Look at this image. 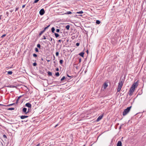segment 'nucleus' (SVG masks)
I'll return each mask as SVG.
<instances>
[{
  "mask_svg": "<svg viewBox=\"0 0 146 146\" xmlns=\"http://www.w3.org/2000/svg\"><path fill=\"white\" fill-rule=\"evenodd\" d=\"M131 107V106L127 107L126 109L124 110L123 112V115L124 116L126 115L127 113L129 111Z\"/></svg>",
  "mask_w": 146,
  "mask_h": 146,
  "instance_id": "1",
  "label": "nucleus"
},
{
  "mask_svg": "<svg viewBox=\"0 0 146 146\" xmlns=\"http://www.w3.org/2000/svg\"><path fill=\"white\" fill-rule=\"evenodd\" d=\"M118 88L117 89V91L118 92H119L123 86V83L122 82V81L119 82L118 83Z\"/></svg>",
  "mask_w": 146,
  "mask_h": 146,
  "instance_id": "2",
  "label": "nucleus"
},
{
  "mask_svg": "<svg viewBox=\"0 0 146 146\" xmlns=\"http://www.w3.org/2000/svg\"><path fill=\"white\" fill-rule=\"evenodd\" d=\"M138 81H137L136 82L134 83L132 85L131 87V88L132 89H133L135 90V88H136L138 86Z\"/></svg>",
  "mask_w": 146,
  "mask_h": 146,
  "instance_id": "3",
  "label": "nucleus"
},
{
  "mask_svg": "<svg viewBox=\"0 0 146 146\" xmlns=\"http://www.w3.org/2000/svg\"><path fill=\"white\" fill-rule=\"evenodd\" d=\"M45 13V11L43 9H42L39 11V14L41 15H43Z\"/></svg>",
  "mask_w": 146,
  "mask_h": 146,
  "instance_id": "4",
  "label": "nucleus"
},
{
  "mask_svg": "<svg viewBox=\"0 0 146 146\" xmlns=\"http://www.w3.org/2000/svg\"><path fill=\"white\" fill-rule=\"evenodd\" d=\"M134 90L132 89L131 88H130L129 92V94L130 96H131L132 95Z\"/></svg>",
  "mask_w": 146,
  "mask_h": 146,
  "instance_id": "5",
  "label": "nucleus"
},
{
  "mask_svg": "<svg viewBox=\"0 0 146 146\" xmlns=\"http://www.w3.org/2000/svg\"><path fill=\"white\" fill-rule=\"evenodd\" d=\"M103 117V115H100L97 119L96 121H99Z\"/></svg>",
  "mask_w": 146,
  "mask_h": 146,
  "instance_id": "6",
  "label": "nucleus"
},
{
  "mask_svg": "<svg viewBox=\"0 0 146 146\" xmlns=\"http://www.w3.org/2000/svg\"><path fill=\"white\" fill-rule=\"evenodd\" d=\"M25 106L26 107H27L29 108H31V106H32V105H31V104L29 103H26L25 105Z\"/></svg>",
  "mask_w": 146,
  "mask_h": 146,
  "instance_id": "7",
  "label": "nucleus"
},
{
  "mask_svg": "<svg viewBox=\"0 0 146 146\" xmlns=\"http://www.w3.org/2000/svg\"><path fill=\"white\" fill-rule=\"evenodd\" d=\"M27 108H23L22 112L25 113V114H27Z\"/></svg>",
  "mask_w": 146,
  "mask_h": 146,
  "instance_id": "8",
  "label": "nucleus"
},
{
  "mask_svg": "<svg viewBox=\"0 0 146 146\" xmlns=\"http://www.w3.org/2000/svg\"><path fill=\"white\" fill-rule=\"evenodd\" d=\"M108 84L106 82H105L103 85L104 89H105L107 87Z\"/></svg>",
  "mask_w": 146,
  "mask_h": 146,
  "instance_id": "9",
  "label": "nucleus"
},
{
  "mask_svg": "<svg viewBox=\"0 0 146 146\" xmlns=\"http://www.w3.org/2000/svg\"><path fill=\"white\" fill-rule=\"evenodd\" d=\"M117 146H122L121 142L120 141H119L117 144Z\"/></svg>",
  "mask_w": 146,
  "mask_h": 146,
  "instance_id": "10",
  "label": "nucleus"
},
{
  "mask_svg": "<svg viewBox=\"0 0 146 146\" xmlns=\"http://www.w3.org/2000/svg\"><path fill=\"white\" fill-rule=\"evenodd\" d=\"M20 116V118L21 119H23L25 118L28 117L29 116H28L26 115H22Z\"/></svg>",
  "mask_w": 146,
  "mask_h": 146,
  "instance_id": "11",
  "label": "nucleus"
},
{
  "mask_svg": "<svg viewBox=\"0 0 146 146\" xmlns=\"http://www.w3.org/2000/svg\"><path fill=\"white\" fill-rule=\"evenodd\" d=\"M64 79H65L66 81H67L68 80L67 78H66L64 76L60 80L61 82H62Z\"/></svg>",
  "mask_w": 146,
  "mask_h": 146,
  "instance_id": "12",
  "label": "nucleus"
},
{
  "mask_svg": "<svg viewBox=\"0 0 146 146\" xmlns=\"http://www.w3.org/2000/svg\"><path fill=\"white\" fill-rule=\"evenodd\" d=\"M142 79L143 81L144 82H146V75L143 76V77L142 78Z\"/></svg>",
  "mask_w": 146,
  "mask_h": 146,
  "instance_id": "13",
  "label": "nucleus"
},
{
  "mask_svg": "<svg viewBox=\"0 0 146 146\" xmlns=\"http://www.w3.org/2000/svg\"><path fill=\"white\" fill-rule=\"evenodd\" d=\"M78 37L77 35H73L72 36L71 38L72 39H74L75 38H76Z\"/></svg>",
  "mask_w": 146,
  "mask_h": 146,
  "instance_id": "14",
  "label": "nucleus"
},
{
  "mask_svg": "<svg viewBox=\"0 0 146 146\" xmlns=\"http://www.w3.org/2000/svg\"><path fill=\"white\" fill-rule=\"evenodd\" d=\"M84 54V52H81L79 54L82 57H83Z\"/></svg>",
  "mask_w": 146,
  "mask_h": 146,
  "instance_id": "15",
  "label": "nucleus"
},
{
  "mask_svg": "<svg viewBox=\"0 0 146 146\" xmlns=\"http://www.w3.org/2000/svg\"><path fill=\"white\" fill-rule=\"evenodd\" d=\"M72 13L70 11H67L65 13H64L63 14H70Z\"/></svg>",
  "mask_w": 146,
  "mask_h": 146,
  "instance_id": "16",
  "label": "nucleus"
},
{
  "mask_svg": "<svg viewBox=\"0 0 146 146\" xmlns=\"http://www.w3.org/2000/svg\"><path fill=\"white\" fill-rule=\"evenodd\" d=\"M48 75L49 76H52V73L50 71H48L47 72Z\"/></svg>",
  "mask_w": 146,
  "mask_h": 146,
  "instance_id": "17",
  "label": "nucleus"
},
{
  "mask_svg": "<svg viewBox=\"0 0 146 146\" xmlns=\"http://www.w3.org/2000/svg\"><path fill=\"white\" fill-rule=\"evenodd\" d=\"M54 35H55L56 37V38H57L59 36V35L57 33H54Z\"/></svg>",
  "mask_w": 146,
  "mask_h": 146,
  "instance_id": "18",
  "label": "nucleus"
},
{
  "mask_svg": "<svg viewBox=\"0 0 146 146\" xmlns=\"http://www.w3.org/2000/svg\"><path fill=\"white\" fill-rule=\"evenodd\" d=\"M55 30V29L54 28V27H52L51 28V31H52V32L53 33H54V32Z\"/></svg>",
  "mask_w": 146,
  "mask_h": 146,
  "instance_id": "19",
  "label": "nucleus"
},
{
  "mask_svg": "<svg viewBox=\"0 0 146 146\" xmlns=\"http://www.w3.org/2000/svg\"><path fill=\"white\" fill-rule=\"evenodd\" d=\"M70 26L69 25H68L66 26V28L68 30L69 29Z\"/></svg>",
  "mask_w": 146,
  "mask_h": 146,
  "instance_id": "20",
  "label": "nucleus"
},
{
  "mask_svg": "<svg viewBox=\"0 0 146 146\" xmlns=\"http://www.w3.org/2000/svg\"><path fill=\"white\" fill-rule=\"evenodd\" d=\"M50 26V25H49L48 26L44 28V30H43V31L44 32L45 31V30L49 27Z\"/></svg>",
  "mask_w": 146,
  "mask_h": 146,
  "instance_id": "21",
  "label": "nucleus"
},
{
  "mask_svg": "<svg viewBox=\"0 0 146 146\" xmlns=\"http://www.w3.org/2000/svg\"><path fill=\"white\" fill-rule=\"evenodd\" d=\"M13 72L12 71H9L7 72V74L9 75H11L12 74Z\"/></svg>",
  "mask_w": 146,
  "mask_h": 146,
  "instance_id": "22",
  "label": "nucleus"
},
{
  "mask_svg": "<svg viewBox=\"0 0 146 146\" xmlns=\"http://www.w3.org/2000/svg\"><path fill=\"white\" fill-rule=\"evenodd\" d=\"M100 23L101 21L100 20H97L96 21V23L97 24H99Z\"/></svg>",
  "mask_w": 146,
  "mask_h": 146,
  "instance_id": "23",
  "label": "nucleus"
},
{
  "mask_svg": "<svg viewBox=\"0 0 146 146\" xmlns=\"http://www.w3.org/2000/svg\"><path fill=\"white\" fill-rule=\"evenodd\" d=\"M83 13V12L82 11H80L76 12L77 14H82Z\"/></svg>",
  "mask_w": 146,
  "mask_h": 146,
  "instance_id": "24",
  "label": "nucleus"
},
{
  "mask_svg": "<svg viewBox=\"0 0 146 146\" xmlns=\"http://www.w3.org/2000/svg\"><path fill=\"white\" fill-rule=\"evenodd\" d=\"M44 31H41L40 32V33H39V36H40L42 35V34L43 33H44Z\"/></svg>",
  "mask_w": 146,
  "mask_h": 146,
  "instance_id": "25",
  "label": "nucleus"
},
{
  "mask_svg": "<svg viewBox=\"0 0 146 146\" xmlns=\"http://www.w3.org/2000/svg\"><path fill=\"white\" fill-rule=\"evenodd\" d=\"M15 109V108H9L7 109L8 110H13Z\"/></svg>",
  "mask_w": 146,
  "mask_h": 146,
  "instance_id": "26",
  "label": "nucleus"
},
{
  "mask_svg": "<svg viewBox=\"0 0 146 146\" xmlns=\"http://www.w3.org/2000/svg\"><path fill=\"white\" fill-rule=\"evenodd\" d=\"M55 60V57L54 55H53V60L54 63V64H55L56 61H54Z\"/></svg>",
  "mask_w": 146,
  "mask_h": 146,
  "instance_id": "27",
  "label": "nucleus"
},
{
  "mask_svg": "<svg viewBox=\"0 0 146 146\" xmlns=\"http://www.w3.org/2000/svg\"><path fill=\"white\" fill-rule=\"evenodd\" d=\"M15 103H13V104H11L8 105L7 106H11L13 105H15Z\"/></svg>",
  "mask_w": 146,
  "mask_h": 146,
  "instance_id": "28",
  "label": "nucleus"
},
{
  "mask_svg": "<svg viewBox=\"0 0 146 146\" xmlns=\"http://www.w3.org/2000/svg\"><path fill=\"white\" fill-rule=\"evenodd\" d=\"M39 0H35L33 2V4H35L37 3Z\"/></svg>",
  "mask_w": 146,
  "mask_h": 146,
  "instance_id": "29",
  "label": "nucleus"
},
{
  "mask_svg": "<svg viewBox=\"0 0 146 146\" xmlns=\"http://www.w3.org/2000/svg\"><path fill=\"white\" fill-rule=\"evenodd\" d=\"M63 62V60L61 59V60H60L59 62H60V64H62Z\"/></svg>",
  "mask_w": 146,
  "mask_h": 146,
  "instance_id": "30",
  "label": "nucleus"
},
{
  "mask_svg": "<svg viewBox=\"0 0 146 146\" xmlns=\"http://www.w3.org/2000/svg\"><path fill=\"white\" fill-rule=\"evenodd\" d=\"M55 75L57 76H59V72H57L56 73Z\"/></svg>",
  "mask_w": 146,
  "mask_h": 146,
  "instance_id": "31",
  "label": "nucleus"
},
{
  "mask_svg": "<svg viewBox=\"0 0 146 146\" xmlns=\"http://www.w3.org/2000/svg\"><path fill=\"white\" fill-rule=\"evenodd\" d=\"M33 56L34 57H37V55L35 54V53H34L33 54Z\"/></svg>",
  "mask_w": 146,
  "mask_h": 146,
  "instance_id": "32",
  "label": "nucleus"
},
{
  "mask_svg": "<svg viewBox=\"0 0 146 146\" xmlns=\"http://www.w3.org/2000/svg\"><path fill=\"white\" fill-rule=\"evenodd\" d=\"M35 50L36 52H38V49L36 47L35 48Z\"/></svg>",
  "mask_w": 146,
  "mask_h": 146,
  "instance_id": "33",
  "label": "nucleus"
},
{
  "mask_svg": "<svg viewBox=\"0 0 146 146\" xmlns=\"http://www.w3.org/2000/svg\"><path fill=\"white\" fill-rule=\"evenodd\" d=\"M37 46L38 48H40V44H37Z\"/></svg>",
  "mask_w": 146,
  "mask_h": 146,
  "instance_id": "34",
  "label": "nucleus"
},
{
  "mask_svg": "<svg viewBox=\"0 0 146 146\" xmlns=\"http://www.w3.org/2000/svg\"><path fill=\"white\" fill-rule=\"evenodd\" d=\"M33 65L34 66H36L37 65V63L36 62H34V63H33Z\"/></svg>",
  "mask_w": 146,
  "mask_h": 146,
  "instance_id": "35",
  "label": "nucleus"
},
{
  "mask_svg": "<svg viewBox=\"0 0 146 146\" xmlns=\"http://www.w3.org/2000/svg\"><path fill=\"white\" fill-rule=\"evenodd\" d=\"M57 33H59L60 32V30L59 29H57L56 30Z\"/></svg>",
  "mask_w": 146,
  "mask_h": 146,
  "instance_id": "36",
  "label": "nucleus"
},
{
  "mask_svg": "<svg viewBox=\"0 0 146 146\" xmlns=\"http://www.w3.org/2000/svg\"><path fill=\"white\" fill-rule=\"evenodd\" d=\"M11 85H9L6 86L5 87H7L11 88Z\"/></svg>",
  "mask_w": 146,
  "mask_h": 146,
  "instance_id": "37",
  "label": "nucleus"
},
{
  "mask_svg": "<svg viewBox=\"0 0 146 146\" xmlns=\"http://www.w3.org/2000/svg\"><path fill=\"white\" fill-rule=\"evenodd\" d=\"M3 137L4 138L7 139V136L5 135H3Z\"/></svg>",
  "mask_w": 146,
  "mask_h": 146,
  "instance_id": "38",
  "label": "nucleus"
},
{
  "mask_svg": "<svg viewBox=\"0 0 146 146\" xmlns=\"http://www.w3.org/2000/svg\"><path fill=\"white\" fill-rule=\"evenodd\" d=\"M19 100V99L18 98L17 99L16 103H15V104H17L18 103Z\"/></svg>",
  "mask_w": 146,
  "mask_h": 146,
  "instance_id": "39",
  "label": "nucleus"
},
{
  "mask_svg": "<svg viewBox=\"0 0 146 146\" xmlns=\"http://www.w3.org/2000/svg\"><path fill=\"white\" fill-rule=\"evenodd\" d=\"M59 55V52H57L56 53V56H58Z\"/></svg>",
  "mask_w": 146,
  "mask_h": 146,
  "instance_id": "40",
  "label": "nucleus"
},
{
  "mask_svg": "<svg viewBox=\"0 0 146 146\" xmlns=\"http://www.w3.org/2000/svg\"><path fill=\"white\" fill-rule=\"evenodd\" d=\"M6 35V34H4L3 35L1 36V37L2 38H3L4 37H5Z\"/></svg>",
  "mask_w": 146,
  "mask_h": 146,
  "instance_id": "41",
  "label": "nucleus"
},
{
  "mask_svg": "<svg viewBox=\"0 0 146 146\" xmlns=\"http://www.w3.org/2000/svg\"><path fill=\"white\" fill-rule=\"evenodd\" d=\"M43 38H42V39H46V37L45 36H43Z\"/></svg>",
  "mask_w": 146,
  "mask_h": 146,
  "instance_id": "42",
  "label": "nucleus"
},
{
  "mask_svg": "<svg viewBox=\"0 0 146 146\" xmlns=\"http://www.w3.org/2000/svg\"><path fill=\"white\" fill-rule=\"evenodd\" d=\"M80 45V43L78 42H77L76 44V45L77 46H78Z\"/></svg>",
  "mask_w": 146,
  "mask_h": 146,
  "instance_id": "43",
  "label": "nucleus"
},
{
  "mask_svg": "<svg viewBox=\"0 0 146 146\" xmlns=\"http://www.w3.org/2000/svg\"><path fill=\"white\" fill-rule=\"evenodd\" d=\"M31 109L29 108V109H28V111H27V113H29V112L30 111H31Z\"/></svg>",
  "mask_w": 146,
  "mask_h": 146,
  "instance_id": "44",
  "label": "nucleus"
},
{
  "mask_svg": "<svg viewBox=\"0 0 146 146\" xmlns=\"http://www.w3.org/2000/svg\"><path fill=\"white\" fill-rule=\"evenodd\" d=\"M19 9V7H17L15 9V11H17L18 9Z\"/></svg>",
  "mask_w": 146,
  "mask_h": 146,
  "instance_id": "45",
  "label": "nucleus"
},
{
  "mask_svg": "<svg viewBox=\"0 0 146 146\" xmlns=\"http://www.w3.org/2000/svg\"><path fill=\"white\" fill-rule=\"evenodd\" d=\"M67 76L69 77H70V78H73V77L72 76H69L68 74H67Z\"/></svg>",
  "mask_w": 146,
  "mask_h": 146,
  "instance_id": "46",
  "label": "nucleus"
},
{
  "mask_svg": "<svg viewBox=\"0 0 146 146\" xmlns=\"http://www.w3.org/2000/svg\"><path fill=\"white\" fill-rule=\"evenodd\" d=\"M61 41H62V42H63V41H62V40H58V42H61Z\"/></svg>",
  "mask_w": 146,
  "mask_h": 146,
  "instance_id": "47",
  "label": "nucleus"
},
{
  "mask_svg": "<svg viewBox=\"0 0 146 146\" xmlns=\"http://www.w3.org/2000/svg\"><path fill=\"white\" fill-rule=\"evenodd\" d=\"M16 87L15 86H14L13 85H11V88H15Z\"/></svg>",
  "mask_w": 146,
  "mask_h": 146,
  "instance_id": "48",
  "label": "nucleus"
},
{
  "mask_svg": "<svg viewBox=\"0 0 146 146\" xmlns=\"http://www.w3.org/2000/svg\"><path fill=\"white\" fill-rule=\"evenodd\" d=\"M56 71H59V68H56Z\"/></svg>",
  "mask_w": 146,
  "mask_h": 146,
  "instance_id": "49",
  "label": "nucleus"
},
{
  "mask_svg": "<svg viewBox=\"0 0 146 146\" xmlns=\"http://www.w3.org/2000/svg\"><path fill=\"white\" fill-rule=\"evenodd\" d=\"M49 40L50 41H51L52 40V38L50 37V38L49 39Z\"/></svg>",
  "mask_w": 146,
  "mask_h": 146,
  "instance_id": "50",
  "label": "nucleus"
},
{
  "mask_svg": "<svg viewBox=\"0 0 146 146\" xmlns=\"http://www.w3.org/2000/svg\"><path fill=\"white\" fill-rule=\"evenodd\" d=\"M22 96H19L18 98V99H19Z\"/></svg>",
  "mask_w": 146,
  "mask_h": 146,
  "instance_id": "51",
  "label": "nucleus"
},
{
  "mask_svg": "<svg viewBox=\"0 0 146 146\" xmlns=\"http://www.w3.org/2000/svg\"><path fill=\"white\" fill-rule=\"evenodd\" d=\"M25 5H23L22 6V8H24L25 7Z\"/></svg>",
  "mask_w": 146,
  "mask_h": 146,
  "instance_id": "52",
  "label": "nucleus"
},
{
  "mask_svg": "<svg viewBox=\"0 0 146 146\" xmlns=\"http://www.w3.org/2000/svg\"><path fill=\"white\" fill-rule=\"evenodd\" d=\"M46 61L48 62H50V60H48L47 59H46Z\"/></svg>",
  "mask_w": 146,
  "mask_h": 146,
  "instance_id": "53",
  "label": "nucleus"
},
{
  "mask_svg": "<svg viewBox=\"0 0 146 146\" xmlns=\"http://www.w3.org/2000/svg\"><path fill=\"white\" fill-rule=\"evenodd\" d=\"M40 143L38 144L36 146H40Z\"/></svg>",
  "mask_w": 146,
  "mask_h": 146,
  "instance_id": "54",
  "label": "nucleus"
},
{
  "mask_svg": "<svg viewBox=\"0 0 146 146\" xmlns=\"http://www.w3.org/2000/svg\"><path fill=\"white\" fill-rule=\"evenodd\" d=\"M78 35H79V33H78H78H77L76 35H77V36H78Z\"/></svg>",
  "mask_w": 146,
  "mask_h": 146,
  "instance_id": "55",
  "label": "nucleus"
},
{
  "mask_svg": "<svg viewBox=\"0 0 146 146\" xmlns=\"http://www.w3.org/2000/svg\"><path fill=\"white\" fill-rule=\"evenodd\" d=\"M58 124H56L54 127H56L58 126Z\"/></svg>",
  "mask_w": 146,
  "mask_h": 146,
  "instance_id": "56",
  "label": "nucleus"
},
{
  "mask_svg": "<svg viewBox=\"0 0 146 146\" xmlns=\"http://www.w3.org/2000/svg\"><path fill=\"white\" fill-rule=\"evenodd\" d=\"M81 61V58H80L79 59V62H80Z\"/></svg>",
  "mask_w": 146,
  "mask_h": 146,
  "instance_id": "57",
  "label": "nucleus"
},
{
  "mask_svg": "<svg viewBox=\"0 0 146 146\" xmlns=\"http://www.w3.org/2000/svg\"><path fill=\"white\" fill-rule=\"evenodd\" d=\"M13 11V10H10V12H12Z\"/></svg>",
  "mask_w": 146,
  "mask_h": 146,
  "instance_id": "58",
  "label": "nucleus"
},
{
  "mask_svg": "<svg viewBox=\"0 0 146 146\" xmlns=\"http://www.w3.org/2000/svg\"><path fill=\"white\" fill-rule=\"evenodd\" d=\"M41 60H42L43 61V59L42 58H41Z\"/></svg>",
  "mask_w": 146,
  "mask_h": 146,
  "instance_id": "59",
  "label": "nucleus"
},
{
  "mask_svg": "<svg viewBox=\"0 0 146 146\" xmlns=\"http://www.w3.org/2000/svg\"><path fill=\"white\" fill-rule=\"evenodd\" d=\"M86 52L87 53H88V50H86Z\"/></svg>",
  "mask_w": 146,
  "mask_h": 146,
  "instance_id": "60",
  "label": "nucleus"
},
{
  "mask_svg": "<svg viewBox=\"0 0 146 146\" xmlns=\"http://www.w3.org/2000/svg\"><path fill=\"white\" fill-rule=\"evenodd\" d=\"M79 16H82V15H79Z\"/></svg>",
  "mask_w": 146,
  "mask_h": 146,
  "instance_id": "61",
  "label": "nucleus"
},
{
  "mask_svg": "<svg viewBox=\"0 0 146 146\" xmlns=\"http://www.w3.org/2000/svg\"><path fill=\"white\" fill-rule=\"evenodd\" d=\"M121 126H120L119 127V129H121Z\"/></svg>",
  "mask_w": 146,
  "mask_h": 146,
  "instance_id": "62",
  "label": "nucleus"
},
{
  "mask_svg": "<svg viewBox=\"0 0 146 146\" xmlns=\"http://www.w3.org/2000/svg\"><path fill=\"white\" fill-rule=\"evenodd\" d=\"M6 13H7V14H8V12H6Z\"/></svg>",
  "mask_w": 146,
  "mask_h": 146,
  "instance_id": "63",
  "label": "nucleus"
},
{
  "mask_svg": "<svg viewBox=\"0 0 146 146\" xmlns=\"http://www.w3.org/2000/svg\"><path fill=\"white\" fill-rule=\"evenodd\" d=\"M0 105H2L1 104H0Z\"/></svg>",
  "mask_w": 146,
  "mask_h": 146,
  "instance_id": "64",
  "label": "nucleus"
}]
</instances>
